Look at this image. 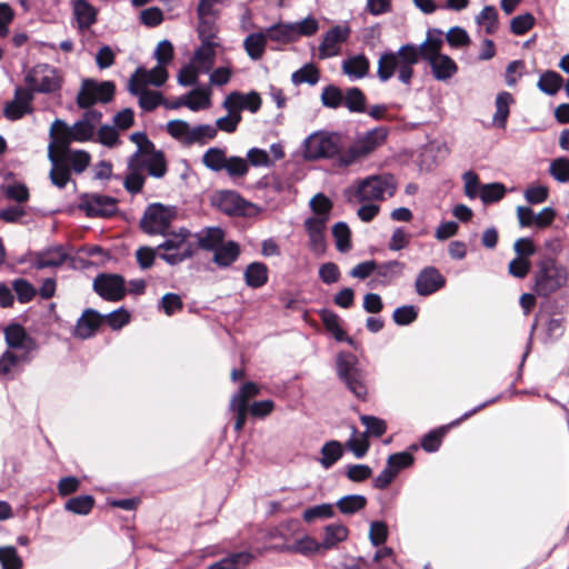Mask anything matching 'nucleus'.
<instances>
[{
	"label": "nucleus",
	"mask_w": 569,
	"mask_h": 569,
	"mask_svg": "<svg viewBox=\"0 0 569 569\" xmlns=\"http://www.w3.org/2000/svg\"><path fill=\"white\" fill-rule=\"evenodd\" d=\"M336 506L342 515L351 516L366 508L367 498L362 495H347L341 497Z\"/></svg>",
	"instance_id": "obj_44"
},
{
	"label": "nucleus",
	"mask_w": 569,
	"mask_h": 569,
	"mask_svg": "<svg viewBox=\"0 0 569 569\" xmlns=\"http://www.w3.org/2000/svg\"><path fill=\"white\" fill-rule=\"evenodd\" d=\"M216 41H201V44L194 50L191 63H193L202 73H208L216 58Z\"/></svg>",
	"instance_id": "obj_28"
},
{
	"label": "nucleus",
	"mask_w": 569,
	"mask_h": 569,
	"mask_svg": "<svg viewBox=\"0 0 569 569\" xmlns=\"http://www.w3.org/2000/svg\"><path fill=\"white\" fill-rule=\"evenodd\" d=\"M74 16L81 29L91 27L97 20L96 9L86 0H78L74 3Z\"/></svg>",
	"instance_id": "obj_45"
},
{
	"label": "nucleus",
	"mask_w": 569,
	"mask_h": 569,
	"mask_svg": "<svg viewBox=\"0 0 569 569\" xmlns=\"http://www.w3.org/2000/svg\"><path fill=\"white\" fill-rule=\"evenodd\" d=\"M349 530L342 523H331L325 528L323 540L321 546L323 549H331L348 538Z\"/></svg>",
	"instance_id": "obj_40"
},
{
	"label": "nucleus",
	"mask_w": 569,
	"mask_h": 569,
	"mask_svg": "<svg viewBox=\"0 0 569 569\" xmlns=\"http://www.w3.org/2000/svg\"><path fill=\"white\" fill-rule=\"evenodd\" d=\"M129 139L136 144L137 150L128 159V173L123 186L129 192L137 193L144 184V172L157 179L166 176L167 161L164 153L156 148L144 132H133Z\"/></svg>",
	"instance_id": "obj_1"
},
{
	"label": "nucleus",
	"mask_w": 569,
	"mask_h": 569,
	"mask_svg": "<svg viewBox=\"0 0 569 569\" xmlns=\"http://www.w3.org/2000/svg\"><path fill=\"white\" fill-rule=\"evenodd\" d=\"M405 269V264L400 261L392 260L385 262L380 266L377 264V274L385 279L386 282H391L393 279L400 277Z\"/></svg>",
	"instance_id": "obj_58"
},
{
	"label": "nucleus",
	"mask_w": 569,
	"mask_h": 569,
	"mask_svg": "<svg viewBox=\"0 0 569 569\" xmlns=\"http://www.w3.org/2000/svg\"><path fill=\"white\" fill-rule=\"evenodd\" d=\"M252 559V555L247 551L231 553L228 557L212 563L207 569H241Z\"/></svg>",
	"instance_id": "obj_41"
},
{
	"label": "nucleus",
	"mask_w": 569,
	"mask_h": 569,
	"mask_svg": "<svg viewBox=\"0 0 569 569\" xmlns=\"http://www.w3.org/2000/svg\"><path fill=\"white\" fill-rule=\"evenodd\" d=\"M164 240L157 247L159 258L170 266L179 264L190 259L197 249L192 241V233L180 228L178 231L166 232L162 234Z\"/></svg>",
	"instance_id": "obj_6"
},
{
	"label": "nucleus",
	"mask_w": 569,
	"mask_h": 569,
	"mask_svg": "<svg viewBox=\"0 0 569 569\" xmlns=\"http://www.w3.org/2000/svg\"><path fill=\"white\" fill-rule=\"evenodd\" d=\"M240 256V247L234 241L224 240L213 250L212 261L220 268L230 267Z\"/></svg>",
	"instance_id": "obj_34"
},
{
	"label": "nucleus",
	"mask_w": 569,
	"mask_h": 569,
	"mask_svg": "<svg viewBox=\"0 0 569 569\" xmlns=\"http://www.w3.org/2000/svg\"><path fill=\"white\" fill-rule=\"evenodd\" d=\"M442 40L429 36L421 43V59L431 68L432 76L438 81H447L458 72V66L449 56L441 53Z\"/></svg>",
	"instance_id": "obj_7"
},
{
	"label": "nucleus",
	"mask_w": 569,
	"mask_h": 569,
	"mask_svg": "<svg viewBox=\"0 0 569 569\" xmlns=\"http://www.w3.org/2000/svg\"><path fill=\"white\" fill-rule=\"evenodd\" d=\"M12 289L14 290L17 298L21 303L31 301L37 292L34 287L22 278L12 281Z\"/></svg>",
	"instance_id": "obj_61"
},
{
	"label": "nucleus",
	"mask_w": 569,
	"mask_h": 569,
	"mask_svg": "<svg viewBox=\"0 0 569 569\" xmlns=\"http://www.w3.org/2000/svg\"><path fill=\"white\" fill-rule=\"evenodd\" d=\"M194 237L199 248L213 251L224 240V232L221 228L208 227L197 232Z\"/></svg>",
	"instance_id": "obj_36"
},
{
	"label": "nucleus",
	"mask_w": 569,
	"mask_h": 569,
	"mask_svg": "<svg viewBox=\"0 0 569 569\" xmlns=\"http://www.w3.org/2000/svg\"><path fill=\"white\" fill-rule=\"evenodd\" d=\"M421 59V44L406 43L398 50L383 51L377 63V77L381 82L389 81L392 77L409 87L415 77V66Z\"/></svg>",
	"instance_id": "obj_2"
},
{
	"label": "nucleus",
	"mask_w": 569,
	"mask_h": 569,
	"mask_svg": "<svg viewBox=\"0 0 569 569\" xmlns=\"http://www.w3.org/2000/svg\"><path fill=\"white\" fill-rule=\"evenodd\" d=\"M397 184L390 174H375L360 180L356 186L348 188L345 196L348 201L368 202L381 201L386 197H392Z\"/></svg>",
	"instance_id": "obj_5"
},
{
	"label": "nucleus",
	"mask_w": 569,
	"mask_h": 569,
	"mask_svg": "<svg viewBox=\"0 0 569 569\" xmlns=\"http://www.w3.org/2000/svg\"><path fill=\"white\" fill-rule=\"evenodd\" d=\"M174 214L170 207L161 203L150 204L140 221L141 229L149 234H166Z\"/></svg>",
	"instance_id": "obj_15"
},
{
	"label": "nucleus",
	"mask_w": 569,
	"mask_h": 569,
	"mask_svg": "<svg viewBox=\"0 0 569 569\" xmlns=\"http://www.w3.org/2000/svg\"><path fill=\"white\" fill-rule=\"evenodd\" d=\"M222 107L228 112H236L240 114L242 110H248L254 113L261 107V98L256 91H251L249 93L233 91L224 98Z\"/></svg>",
	"instance_id": "obj_18"
},
{
	"label": "nucleus",
	"mask_w": 569,
	"mask_h": 569,
	"mask_svg": "<svg viewBox=\"0 0 569 569\" xmlns=\"http://www.w3.org/2000/svg\"><path fill=\"white\" fill-rule=\"evenodd\" d=\"M446 283L443 276L435 267H427L418 274L415 287L420 296H429L441 289Z\"/></svg>",
	"instance_id": "obj_23"
},
{
	"label": "nucleus",
	"mask_w": 569,
	"mask_h": 569,
	"mask_svg": "<svg viewBox=\"0 0 569 569\" xmlns=\"http://www.w3.org/2000/svg\"><path fill=\"white\" fill-rule=\"evenodd\" d=\"M103 317L92 309H87L78 319L74 336L81 339H88L98 330Z\"/></svg>",
	"instance_id": "obj_30"
},
{
	"label": "nucleus",
	"mask_w": 569,
	"mask_h": 569,
	"mask_svg": "<svg viewBox=\"0 0 569 569\" xmlns=\"http://www.w3.org/2000/svg\"><path fill=\"white\" fill-rule=\"evenodd\" d=\"M93 498L89 495H86L69 499L66 502L64 508L66 510L76 515H88L93 508Z\"/></svg>",
	"instance_id": "obj_54"
},
{
	"label": "nucleus",
	"mask_w": 569,
	"mask_h": 569,
	"mask_svg": "<svg viewBox=\"0 0 569 569\" xmlns=\"http://www.w3.org/2000/svg\"><path fill=\"white\" fill-rule=\"evenodd\" d=\"M337 373L356 397L360 399L366 397L367 386L365 383V375L358 367L356 356L349 352L339 353L337 358Z\"/></svg>",
	"instance_id": "obj_11"
},
{
	"label": "nucleus",
	"mask_w": 569,
	"mask_h": 569,
	"mask_svg": "<svg viewBox=\"0 0 569 569\" xmlns=\"http://www.w3.org/2000/svg\"><path fill=\"white\" fill-rule=\"evenodd\" d=\"M291 80L296 86L302 83L315 86L319 81V71L313 64H305L292 73Z\"/></svg>",
	"instance_id": "obj_53"
},
{
	"label": "nucleus",
	"mask_w": 569,
	"mask_h": 569,
	"mask_svg": "<svg viewBox=\"0 0 569 569\" xmlns=\"http://www.w3.org/2000/svg\"><path fill=\"white\" fill-rule=\"evenodd\" d=\"M166 128L173 139L184 146H203L217 137V128L209 123L191 127L187 121L176 119L170 120Z\"/></svg>",
	"instance_id": "obj_10"
},
{
	"label": "nucleus",
	"mask_w": 569,
	"mask_h": 569,
	"mask_svg": "<svg viewBox=\"0 0 569 569\" xmlns=\"http://www.w3.org/2000/svg\"><path fill=\"white\" fill-rule=\"evenodd\" d=\"M232 0H199L197 16L219 18L221 9L228 7Z\"/></svg>",
	"instance_id": "obj_51"
},
{
	"label": "nucleus",
	"mask_w": 569,
	"mask_h": 569,
	"mask_svg": "<svg viewBox=\"0 0 569 569\" xmlns=\"http://www.w3.org/2000/svg\"><path fill=\"white\" fill-rule=\"evenodd\" d=\"M321 102L328 108L336 109L343 103V93L338 87L328 86L322 90Z\"/></svg>",
	"instance_id": "obj_63"
},
{
	"label": "nucleus",
	"mask_w": 569,
	"mask_h": 569,
	"mask_svg": "<svg viewBox=\"0 0 569 569\" xmlns=\"http://www.w3.org/2000/svg\"><path fill=\"white\" fill-rule=\"evenodd\" d=\"M506 194V187L500 182L482 184L480 189V199L485 204L501 200Z\"/></svg>",
	"instance_id": "obj_52"
},
{
	"label": "nucleus",
	"mask_w": 569,
	"mask_h": 569,
	"mask_svg": "<svg viewBox=\"0 0 569 569\" xmlns=\"http://www.w3.org/2000/svg\"><path fill=\"white\" fill-rule=\"evenodd\" d=\"M100 112H87L84 117L68 126L64 121L57 119L50 129L51 142L56 149L66 151V148L73 141L86 142L90 140L96 131V123L100 121Z\"/></svg>",
	"instance_id": "obj_3"
},
{
	"label": "nucleus",
	"mask_w": 569,
	"mask_h": 569,
	"mask_svg": "<svg viewBox=\"0 0 569 569\" xmlns=\"http://www.w3.org/2000/svg\"><path fill=\"white\" fill-rule=\"evenodd\" d=\"M310 208L315 216L312 218H322L323 221L329 220L332 209V201L323 193L319 192L310 200Z\"/></svg>",
	"instance_id": "obj_50"
},
{
	"label": "nucleus",
	"mask_w": 569,
	"mask_h": 569,
	"mask_svg": "<svg viewBox=\"0 0 569 569\" xmlns=\"http://www.w3.org/2000/svg\"><path fill=\"white\" fill-rule=\"evenodd\" d=\"M320 548H322V546L317 542L316 539L310 536H305L292 545L287 546L284 549L289 552H297L307 556L317 552Z\"/></svg>",
	"instance_id": "obj_55"
},
{
	"label": "nucleus",
	"mask_w": 569,
	"mask_h": 569,
	"mask_svg": "<svg viewBox=\"0 0 569 569\" xmlns=\"http://www.w3.org/2000/svg\"><path fill=\"white\" fill-rule=\"evenodd\" d=\"M345 138L338 132L316 131L303 141V158L307 160L333 159L339 167V157L345 152Z\"/></svg>",
	"instance_id": "obj_4"
},
{
	"label": "nucleus",
	"mask_w": 569,
	"mask_h": 569,
	"mask_svg": "<svg viewBox=\"0 0 569 569\" xmlns=\"http://www.w3.org/2000/svg\"><path fill=\"white\" fill-rule=\"evenodd\" d=\"M56 146L49 143L48 146V159L51 162L50 180L51 182L62 189L70 180V169L63 162L61 157L56 152Z\"/></svg>",
	"instance_id": "obj_27"
},
{
	"label": "nucleus",
	"mask_w": 569,
	"mask_h": 569,
	"mask_svg": "<svg viewBox=\"0 0 569 569\" xmlns=\"http://www.w3.org/2000/svg\"><path fill=\"white\" fill-rule=\"evenodd\" d=\"M114 83L112 81L98 82L93 79L82 81L81 89L77 96V103L80 108H89L96 103H107L111 101L114 94Z\"/></svg>",
	"instance_id": "obj_14"
},
{
	"label": "nucleus",
	"mask_w": 569,
	"mask_h": 569,
	"mask_svg": "<svg viewBox=\"0 0 569 569\" xmlns=\"http://www.w3.org/2000/svg\"><path fill=\"white\" fill-rule=\"evenodd\" d=\"M198 17V34L201 41H214L216 33L218 28L216 26V21L219 19L217 17Z\"/></svg>",
	"instance_id": "obj_56"
},
{
	"label": "nucleus",
	"mask_w": 569,
	"mask_h": 569,
	"mask_svg": "<svg viewBox=\"0 0 569 569\" xmlns=\"http://www.w3.org/2000/svg\"><path fill=\"white\" fill-rule=\"evenodd\" d=\"M267 33L254 32L248 34L243 40V49L251 60H259L262 58L267 47Z\"/></svg>",
	"instance_id": "obj_38"
},
{
	"label": "nucleus",
	"mask_w": 569,
	"mask_h": 569,
	"mask_svg": "<svg viewBox=\"0 0 569 569\" xmlns=\"http://www.w3.org/2000/svg\"><path fill=\"white\" fill-rule=\"evenodd\" d=\"M7 349L18 352V355H28L37 349L36 341L26 332L24 328L18 323L9 325L3 330Z\"/></svg>",
	"instance_id": "obj_17"
},
{
	"label": "nucleus",
	"mask_w": 569,
	"mask_h": 569,
	"mask_svg": "<svg viewBox=\"0 0 569 569\" xmlns=\"http://www.w3.org/2000/svg\"><path fill=\"white\" fill-rule=\"evenodd\" d=\"M24 81L32 93H51L59 90L62 83L57 69L49 64L34 66L26 74Z\"/></svg>",
	"instance_id": "obj_13"
},
{
	"label": "nucleus",
	"mask_w": 569,
	"mask_h": 569,
	"mask_svg": "<svg viewBox=\"0 0 569 569\" xmlns=\"http://www.w3.org/2000/svg\"><path fill=\"white\" fill-rule=\"evenodd\" d=\"M28 355H18V352L7 349L0 356V379L13 380L20 372L21 366L30 362Z\"/></svg>",
	"instance_id": "obj_24"
},
{
	"label": "nucleus",
	"mask_w": 569,
	"mask_h": 569,
	"mask_svg": "<svg viewBox=\"0 0 569 569\" xmlns=\"http://www.w3.org/2000/svg\"><path fill=\"white\" fill-rule=\"evenodd\" d=\"M550 174L559 182L569 181V160L567 158H559L551 162Z\"/></svg>",
	"instance_id": "obj_64"
},
{
	"label": "nucleus",
	"mask_w": 569,
	"mask_h": 569,
	"mask_svg": "<svg viewBox=\"0 0 569 569\" xmlns=\"http://www.w3.org/2000/svg\"><path fill=\"white\" fill-rule=\"evenodd\" d=\"M515 102V99L510 92L501 91L497 94L495 100L496 111L492 116V126L505 129L507 120L510 114V106Z\"/></svg>",
	"instance_id": "obj_33"
},
{
	"label": "nucleus",
	"mask_w": 569,
	"mask_h": 569,
	"mask_svg": "<svg viewBox=\"0 0 569 569\" xmlns=\"http://www.w3.org/2000/svg\"><path fill=\"white\" fill-rule=\"evenodd\" d=\"M93 288L99 296L110 301L123 298L124 280L118 274H100L93 281Z\"/></svg>",
	"instance_id": "obj_19"
},
{
	"label": "nucleus",
	"mask_w": 569,
	"mask_h": 569,
	"mask_svg": "<svg viewBox=\"0 0 569 569\" xmlns=\"http://www.w3.org/2000/svg\"><path fill=\"white\" fill-rule=\"evenodd\" d=\"M61 157L67 167L74 173H82L90 164L91 157L84 150H70L68 147L66 151L54 149Z\"/></svg>",
	"instance_id": "obj_31"
},
{
	"label": "nucleus",
	"mask_w": 569,
	"mask_h": 569,
	"mask_svg": "<svg viewBox=\"0 0 569 569\" xmlns=\"http://www.w3.org/2000/svg\"><path fill=\"white\" fill-rule=\"evenodd\" d=\"M320 453V465L325 469H329L342 457L343 448L339 441L330 440L322 446Z\"/></svg>",
	"instance_id": "obj_42"
},
{
	"label": "nucleus",
	"mask_w": 569,
	"mask_h": 569,
	"mask_svg": "<svg viewBox=\"0 0 569 569\" xmlns=\"http://www.w3.org/2000/svg\"><path fill=\"white\" fill-rule=\"evenodd\" d=\"M260 395V387L252 381L243 383L240 389L233 393L230 400V409L236 411L237 418L234 421V430L241 431L246 425L247 416L249 412L248 401Z\"/></svg>",
	"instance_id": "obj_16"
},
{
	"label": "nucleus",
	"mask_w": 569,
	"mask_h": 569,
	"mask_svg": "<svg viewBox=\"0 0 569 569\" xmlns=\"http://www.w3.org/2000/svg\"><path fill=\"white\" fill-rule=\"evenodd\" d=\"M321 319L327 331L331 333L337 341H346L357 349L355 340L347 336L340 326L339 317L335 312L325 310L321 312Z\"/></svg>",
	"instance_id": "obj_37"
},
{
	"label": "nucleus",
	"mask_w": 569,
	"mask_h": 569,
	"mask_svg": "<svg viewBox=\"0 0 569 569\" xmlns=\"http://www.w3.org/2000/svg\"><path fill=\"white\" fill-rule=\"evenodd\" d=\"M341 69L351 80L362 79L369 73L370 61L362 53L356 54L343 60Z\"/></svg>",
	"instance_id": "obj_32"
},
{
	"label": "nucleus",
	"mask_w": 569,
	"mask_h": 569,
	"mask_svg": "<svg viewBox=\"0 0 569 569\" xmlns=\"http://www.w3.org/2000/svg\"><path fill=\"white\" fill-rule=\"evenodd\" d=\"M244 281L250 288H261L268 282V268L262 262H251L244 270Z\"/></svg>",
	"instance_id": "obj_39"
},
{
	"label": "nucleus",
	"mask_w": 569,
	"mask_h": 569,
	"mask_svg": "<svg viewBox=\"0 0 569 569\" xmlns=\"http://www.w3.org/2000/svg\"><path fill=\"white\" fill-rule=\"evenodd\" d=\"M387 137L388 129L385 127L373 128L365 134L359 136L353 143L346 148L341 157H339V167L347 168L369 156L378 147L383 144Z\"/></svg>",
	"instance_id": "obj_8"
},
{
	"label": "nucleus",
	"mask_w": 569,
	"mask_h": 569,
	"mask_svg": "<svg viewBox=\"0 0 569 569\" xmlns=\"http://www.w3.org/2000/svg\"><path fill=\"white\" fill-rule=\"evenodd\" d=\"M168 79V72L166 67L157 64L151 70H147L143 67H138L133 74L130 77L128 83H136L148 87L149 84L154 87H161Z\"/></svg>",
	"instance_id": "obj_25"
},
{
	"label": "nucleus",
	"mask_w": 569,
	"mask_h": 569,
	"mask_svg": "<svg viewBox=\"0 0 569 569\" xmlns=\"http://www.w3.org/2000/svg\"><path fill=\"white\" fill-rule=\"evenodd\" d=\"M350 36V29L347 26H336L325 36L319 46V58L327 59L339 54L340 47Z\"/></svg>",
	"instance_id": "obj_21"
},
{
	"label": "nucleus",
	"mask_w": 569,
	"mask_h": 569,
	"mask_svg": "<svg viewBox=\"0 0 569 569\" xmlns=\"http://www.w3.org/2000/svg\"><path fill=\"white\" fill-rule=\"evenodd\" d=\"M566 282V270L552 259H546L539 264L536 273L535 290L538 295L547 297L560 289Z\"/></svg>",
	"instance_id": "obj_12"
},
{
	"label": "nucleus",
	"mask_w": 569,
	"mask_h": 569,
	"mask_svg": "<svg viewBox=\"0 0 569 569\" xmlns=\"http://www.w3.org/2000/svg\"><path fill=\"white\" fill-rule=\"evenodd\" d=\"M184 96L187 108L191 111L204 110L211 106V92L208 89H193Z\"/></svg>",
	"instance_id": "obj_43"
},
{
	"label": "nucleus",
	"mask_w": 569,
	"mask_h": 569,
	"mask_svg": "<svg viewBox=\"0 0 569 569\" xmlns=\"http://www.w3.org/2000/svg\"><path fill=\"white\" fill-rule=\"evenodd\" d=\"M33 94L28 89L17 88L14 91V98L9 101L3 109V114L9 120H18L24 114L31 113V102Z\"/></svg>",
	"instance_id": "obj_22"
},
{
	"label": "nucleus",
	"mask_w": 569,
	"mask_h": 569,
	"mask_svg": "<svg viewBox=\"0 0 569 569\" xmlns=\"http://www.w3.org/2000/svg\"><path fill=\"white\" fill-rule=\"evenodd\" d=\"M80 207L89 217H108L116 212L117 201L104 194H87L82 198Z\"/></svg>",
	"instance_id": "obj_20"
},
{
	"label": "nucleus",
	"mask_w": 569,
	"mask_h": 569,
	"mask_svg": "<svg viewBox=\"0 0 569 569\" xmlns=\"http://www.w3.org/2000/svg\"><path fill=\"white\" fill-rule=\"evenodd\" d=\"M343 103L351 112H363L366 107V97L358 88H350L343 96Z\"/></svg>",
	"instance_id": "obj_57"
},
{
	"label": "nucleus",
	"mask_w": 569,
	"mask_h": 569,
	"mask_svg": "<svg viewBox=\"0 0 569 569\" xmlns=\"http://www.w3.org/2000/svg\"><path fill=\"white\" fill-rule=\"evenodd\" d=\"M202 164L212 172L226 171L231 179L243 178L249 171V163L238 156L228 157L226 149L211 147L201 158Z\"/></svg>",
	"instance_id": "obj_9"
},
{
	"label": "nucleus",
	"mask_w": 569,
	"mask_h": 569,
	"mask_svg": "<svg viewBox=\"0 0 569 569\" xmlns=\"http://www.w3.org/2000/svg\"><path fill=\"white\" fill-rule=\"evenodd\" d=\"M337 249L345 252L350 249V230L345 222H337L332 228Z\"/></svg>",
	"instance_id": "obj_62"
},
{
	"label": "nucleus",
	"mask_w": 569,
	"mask_h": 569,
	"mask_svg": "<svg viewBox=\"0 0 569 569\" xmlns=\"http://www.w3.org/2000/svg\"><path fill=\"white\" fill-rule=\"evenodd\" d=\"M128 90L139 98V106L143 111H152L163 103L161 92L148 90L144 86L128 83Z\"/></svg>",
	"instance_id": "obj_29"
},
{
	"label": "nucleus",
	"mask_w": 569,
	"mask_h": 569,
	"mask_svg": "<svg viewBox=\"0 0 569 569\" xmlns=\"http://www.w3.org/2000/svg\"><path fill=\"white\" fill-rule=\"evenodd\" d=\"M0 563L2 569H21L22 559L14 547H0Z\"/></svg>",
	"instance_id": "obj_59"
},
{
	"label": "nucleus",
	"mask_w": 569,
	"mask_h": 569,
	"mask_svg": "<svg viewBox=\"0 0 569 569\" xmlns=\"http://www.w3.org/2000/svg\"><path fill=\"white\" fill-rule=\"evenodd\" d=\"M476 22L485 29L487 34H492L498 29V12L493 6H486L476 17Z\"/></svg>",
	"instance_id": "obj_49"
},
{
	"label": "nucleus",
	"mask_w": 569,
	"mask_h": 569,
	"mask_svg": "<svg viewBox=\"0 0 569 569\" xmlns=\"http://www.w3.org/2000/svg\"><path fill=\"white\" fill-rule=\"evenodd\" d=\"M217 206L224 212L232 214L242 209V199L234 191H221L216 198Z\"/></svg>",
	"instance_id": "obj_48"
},
{
	"label": "nucleus",
	"mask_w": 569,
	"mask_h": 569,
	"mask_svg": "<svg viewBox=\"0 0 569 569\" xmlns=\"http://www.w3.org/2000/svg\"><path fill=\"white\" fill-rule=\"evenodd\" d=\"M68 259V254L63 247L58 246L49 248L46 251L39 252L34 260V266L38 269L59 267Z\"/></svg>",
	"instance_id": "obj_35"
},
{
	"label": "nucleus",
	"mask_w": 569,
	"mask_h": 569,
	"mask_svg": "<svg viewBox=\"0 0 569 569\" xmlns=\"http://www.w3.org/2000/svg\"><path fill=\"white\" fill-rule=\"evenodd\" d=\"M347 448L352 451L356 458L360 459L365 457L369 450L370 443L367 438V433H362L357 437V430H352V437L346 443Z\"/></svg>",
	"instance_id": "obj_60"
},
{
	"label": "nucleus",
	"mask_w": 569,
	"mask_h": 569,
	"mask_svg": "<svg viewBox=\"0 0 569 569\" xmlns=\"http://www.w3.org/2000/svg\"><path fill=\"white\" fill-rule=\"evenodd\" d=\"M563 79L556 71L543 72L537 83L540 91L548 96H555L562 87Z\"/></svg>",
	"instance_id": "obj_47"
},
{
	"label": "nucleus",
	"mask_w": 569,
	"mask_h": 569,
	"mask_svg": "<svg viewBox=\"0 0 569 569\" xmlns=\"http://www.w3.org/2000/svg\"><path fill=\"white\" fill-rule=\"evenodd\" d=\"M327 221L322 218H308L305 221V228L309 237V247L316 254H322L326 251L325 229Z\"/></svg>",
	"instance_id": "obj_26"
},
{
	"label": "nucleus",
	"mask_w": 569,
	"mask_h": 569,
	"mask_svg": "<svg viewBox=\"0 0 569 569\" xmlns=\"http://www.w3.org/2000/svg\"><path fill=\"white\" fill-rule=\"evenodd\" d=\"M268 39L277 42H292L297 40L292 23H274L266 30Z\"/></svg>",
	"instance_id": "obj_46"
}]
</instances>
